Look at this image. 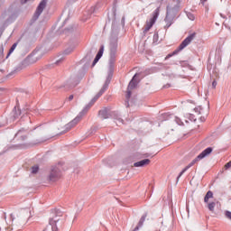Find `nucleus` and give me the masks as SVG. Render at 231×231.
I'll list each match as a JSON object with an SVG mask.
<instances>
[{
  "label": "nucleus",
  "instance_id": "nucleus-25",
  "mask_svg": "<svg viewBox=\"0 0 231 231\" xmlns=\"http://www.w3.org/2000/svg\"><path fill=\"white\" fill-rule=\"evenodd\" d=\"M180 66L182 68H187V66H189V61L188 60L180 61Z\"/></svg>",
  "mask_w": 231,
  "mask_h": 231
},
{
  "label": "nucleus",
  "instance_id": "nucleus-1",
  "mask_svg": "<svg viewBox=\"0 0 231 231\" xmlns=\"http://www.w3.org/2000/svg\"><path fill=\"white\" fill-rule=\"evenodd\" d=\"M111 80L107 79L103 85L102 88L99 90V92L92 98V100L83 108V110L78 115L76 118H74L72 121H70L69 124L65 125V131L61 133V134H64V133H68L71 128L75 127L77 124H79L81 120V118L91 109L95 102L106 93L107 88H109Z\"/></svg>",
  "mask_w": 231,
  "mask_h": 231
},
{
  "label": "nucleus",
  "instance_id": "nucleus-32",
  "mask_svg": "<svg viewBox=\"0 0 231 231\" xmlns=\"http://www.w3.org/2000/svg\"><path fill=\"white\" fill-rule=\"evenodd\" d=\"M11 230H17V228H15V225L14 224H12Z\"/></svg>",
  "mask_w": 231,
  "mask_h": 231
},
{
  "label": "nucleus",
  "instance_id": "nucleus-39",
  "mask_svg": "<svg viewBox=\"0 0 231 231\" xmlns=\"http://www.w3.org/2000/svg\"><path fill=\"white\" fill-rule=\"evenodd\" d=\"M11 219H12V221H14V216L13 215H11Z\"/></svg>",
  "mask_w": 231,
  "mask_h": 231
},
{
  "label": "nucleus",
  "instance_id": "nucleus-23",
  "mask_svg": "<svg viewBox=\"0 0 231 231\" xmlns=\"http://www.w3.org/2000/svg\"><path fill=\"white\" fill-rule=\"evenodd\" d=\"M37 172H39V166H32V174H37Z\"/></svg>",
  "mask_w": 231,
  "mask_h": 231
},
{
  "label": "nucleus",
  "instance_id": "nucleus-21",
  "mask_svg": "<svg viewBox=\"0 0 231 231\" xmlns=\"http://www.w3.org/2000/svg\"><path fill=\"white\" fill-rule=\"evenodd\" d=\"M208 208L210 210V212H214V208H216V202H210L208 205Z\"/></svg>",
  "mask_w": 231,
  "mask_h": 231
},
{
  "label": "nucleus",
  "instance_id": "nucleus-3",
  "mask_svg": "<svg viewBox=\"0 0 231 231\" xmlns=\"http://www.w3.org/2000/svg\"><path fill=\"white\" fill-rule=\"evenodd\" d=\"M210 152H212V147H208L199 155H198L192 162H190L180 172L179 176L177 177V183L180 181V179L181 178V176H183V174H185V172H187V171H189V169H190V167H193L195 163H198V162H199L200 160H203V158L208 156V154H210Z\"/></svg>",
  "mask_w": 231,
  "mask_h": 231
},
{
  "label": "nucleus",
  "instance_id": "nucleus-33",
  "mask_svg": "<svg viewBox=\"0 0 231 231\" xmlns=\"http://www.w3.org/2000/svg\"><path fill=\"white\" fill-rule=\"evenodd\" d=\"M73 98H74V96H73V95H70V96L69 97V102H71V100H73Z\"/></svg>",
  "mask_w": 231,
  "mask_h": 231
},
{
  "label": "nucleus",
  "instance_id": "nucleus-11",
  "mask_svg": "<svg viewBox=\"0 0 231 231\" xmlns=\"http://www.w3.org/2000/svg\"><path fill=\"white\" fill-rule=\"evenodd\" d=\"M98 116L102 118V120H106V118H109L111 116V109L105 107L98 111Z\"/></svg>",
  "mask_w": 231,
  "mask_h": 231
},
{
  "label": "nucleus",
  "instance_id": "nucleus-16",
  "mask_svg": "<svg viewBox=\"0 0 231 231\" xmlns=\"http://www.w3.org/2000/svg\"><path fill=\"white\" fill-rule=\"evenodd\" d=\"M116 62V60L112 59L109 60V74L113 75V71H115V63Z\"/></svg>",
  "mask_w": 231,
  "mask_h": 231
},
{
  "label": "nucleus",
  "instance_id": "nucleus-13",
  "mask_svg": "<svg viewBox=\"0 0 231 231\" xmlns=\"http://www.w3.org/2000/svg\"><path fill=\"white\" fill-rule=\"evenodd\" d=\"M151 163V160L149 159H143L142 161H139L137 162L134 163V167H145Z\"/></svg>",
  "mask_w": 231,
  "mask_h": 231
},
{
  "label": "nucleus",
  "instance_id": "nucleus-35",
  "mask_svg": "<svg viewBox=\"0 0 231 231\" xmlns=\"http://www.w3.org/2000/svg\"><path fill=\"white\" fill-rule=\"evenodd\" d=\"M200 3H202V5H205V3H207V0H200Z\"/></svg>",
  "mask_w": 231,
  "mask_h": 231
},
{
  "label": "nucleus",
  "instance_id": "nucleus-30",
  "mask_svg": "<svg viewBox=\"0 0 231 231\" xmlns=\"http://www.w3.org/2000/svg\"><path fill=\"white\" fill-rule=\"evenodd\" d=\"M171 88V84H169V83L163 86V88H164V89H167V88Z\"/></svg>",
  "mask_w": 231,
  "mask_h": 231
},
{
  "label": "nucleus",
  "instance_id": "nucleus-36",
  "mask_svg": "<svg viewBox=\"0 0 231 231\" xmlns=\"http://www.w3.org/2000/svg\"><path fill=\"white\" fill-rule=\"evenodd\" d=\"M144 158H149V153L143 154Z\"/></svg>",
  "mask_w": 231,
  "mask_h": 231
},
{
  "label": "nucleus",
  "instance_id": "nucleus-7",
  "mask_svg": "<svg viewBox=\"0 0 231 231\" xmlns=\"http://www.w3.org/2000/svg\"><path fill=\"white\" fill-rule=\"evenodd\" d=\"M62 176V171H60V168L58 166H53L51 170L50 175H49V181H59Z\"/></svg>",
  "mask_w": 231,
  "mask_h": 231
},
{
  "label": "nucleus",
  "instance_id": "nucleus-26",
  "mask_svg": "<svg viewBox=\"0 0 231 231\" xmlns=\"http://www.w3.org/2000/svg\"><path fill=\"white\" fill-rule=\"evenodd\" d=\"M224 169L225 171H228V169H231V161L225 164Z\"/></svg>",
  "mask_w": 231,
  "mask_h": 231
},
{
  "label": "nucleus",
  "instance_id": "nucleus-38",
  "mask_svg": "<svg viewBox=\"0 0 231 231\" xmlns=\"http://www.w3.org/2000/svg\"><path fill=\"white\" fill-rule=\"evenodd\" d=\"M164 116H171V115H169V114H164Z\"/></svg>",
  "mask_w": 231,
  "mask_h": 231
},
{
  "label": "nucleus",
  "instance_id": "nucleus-24",
  "mask_svg": "<svg viewBox=\"0 0 231 231\" xmlns=\"http://www.w3.org/2000/svg\"><path fill=\"white\" fill-rule=\"evenodd\" d=\"M71 51H73V49L71 50H66L62 52V57H66L67 55H69V53H71Z\"/></svg>",
  "mask_w": 231,
  "mask_h": 231
},
{
  "label": "nucleus",
  "instance_id": "nucleus-12",
  "mask_svg": "<svg viewBox=\"0 0 231 231\" xmlns=\"http://www.w3.org/2000/svg\"><path fill=\"white\" fill-rule=\"evenodd\" d=\"M46 0H42L40 4H39V5H38V7H37V9H36V12H35V14H34V15H35V17L36 18H38L39 17V15H41L42 14V12L44 11V9L46 8Z\"/></svg>",
  "mask_w": 231,
  "mask_h": 231
},
{
  "label": "nucleus",
  "instance_id": "nucleus-10",
  "mask_svg": "<svg viewBox=\"0 0 231 231\" xmlns=\"http://www.w3.org/2000/svg\"><path fill=\"white\" fill-rule=\"evenodd\" d=\"M82 77H84V72L81 73L80 78H70L68 81L65 83V88H68V84L69 85V88H76L79 85V82H80Z\"/></svg>",
  "mask_w": 231,
  "mask_h": 231
},
{
  "label": "nucleus",
  "instance_id": "nucleus-15",
  "mask_svg": "<svg viewBox=\"0 0 231 231\" xmlns=\"http://www.w3.org/2000/svg\"><path fill=\"white\" fill-rule=\"evenodd\" d=\"M62 62H63V60H62V59L57 60L56 61L48 64V65H47V68H48L49 69H51V68H55V67H57V66H60V64H62Z\"/></svg>",
  "mask_w": 231,
  "mask_h": 231
},
{
  "label": "nucleus",
  "instance_id": "nucleus-14",
  "mask_svg": "<svg viewBox=\"0 0 231 231\" xmlns=\"http://www.w3.org/2000/svg\"><path fill=\"white\" fill-rule=\"evenodd\" d=\"M147 217V213H145L139 220L138 225L134 227L133 231H138L142 226H143V223H145V218Z\"/></svg>",
  "mask_w": 231,
  "mask_h": 231
},
{
  "label": "nucleus",
  "instance_id": "nucleus-5",
  "mask_svg": "<svg viewBox=\"0 0 231 231\" xmlns=\"http://www.w3.org/2000/svg\"><path fill=\"white\" fill-rule=\"evenodd\" d=\"M37 62V60L33 59H24L21 61V64L14 69L11 73L7 75V77H12V75H14V73H19L21 69H24V68H28V66H32V64H35Z\"/></svg>",
  "mask_w": 231,
  "mask_h": 231
},
{
  "label": "nucleus",
  "instance_id": "nucleus-8",
  "mask_svg": "<svg viewBox=\"0 0 231 231\" xmlns=\"http://www.w3.org/2000/svg\"><path fill=\"white\" fill-rule=\"evenodd\" d=\"M14 138H16L18 142H26V140H28V132L24 129H20L15 134Z\"/></svg>",
  "mask_w": 231,
  "mask_h": 231
},
{
  "label": "nucleus",
  "instance_id": "nucleus-28",
  "mask_svg": "<svg viewBox=\"0 0 231 231\" xmlns=\"http://www.w3.org/2000/svg\"><path fill=\"white\" fill-rule=\"evenodd\" d=\"M188 17H189V19L190 21H194V19H196V17H195L194 14H189L188 15Z\"/></svg>",
  "mask_w": 231,
  "mask_h": 231
},
{
  "label": "nucleus",
  "instance_id": "nucleus-40",
  "mask_svg": "<svg viewBox=\"0 0 231 231\" xmlns=\"http://www.w3.org/2000/svg\"><path fill=\"white\" fill-rule=\"evenodd\" d=\"M179 119H177V124H179V125H180V121H178Z\"/></svg>",
  "mask_w": 231,
  "mask_h": 231
},
{
  "label": "nucleus",
  "instance_id": "nucleus-6",
  "mask_svg": "<svg viewBox=\"0 0 231 231\" xmlns=\"http://www.w3.org/2000/svg\"><path fill=\"white\" fill-rule=\"evenodd\" d=\"M140 75H142V72L134 74V76L133 77V79L128 84L127 91H126V101H125L126 107H129V98H131V95H132L131 90L134 89V88L138 86V83L135 82V79L136 77H140Z\"/></svg>",
  "mask_w": 231,
  "mask_h": 231
},
{
  "label": "nucleus",
  "instance_id": "nucleus-31",
  "mask_svg": "<svg viewBox=\"0 0 231 231\" xmlns=\"http://www.w3.org/2000/svg\"><path fill=\"white\" fill-rule=\"evenodd\" d=\"M212 86H213V88H216V86H217V82L216 80H214V81L212 82Z\"/></svg>",
  "mask_w": 231,
  "mask_h": 231
},
{
  "label": "nucleus",
  "instance_id": "nucleus-17",
  "mask_svg": "<svg viewBox=\"0 0 231 231\" xmlns=\"http://www.w3.org/2000/svg\"><path fill=\"white\" fill-rule=\"evenodd\" d=\"M209 198H214V193L211 190H208L204 197V203H208Z\"/></svg>",
  "mask_w": 231,
  "mask_h": 231
},
{
  "label": "nucleus",
  "instance_id": "nucleus-20",
  "mask_svg": "<svg viewBox=\"0 0 231 231\" xmlns=\"http://www.w3.org/2000/svg\"><path fill=\"white\" fill-rule=\"evenodd\" d=\"M102 55H104V47H101L97 53L95 59H102Z\"/></svg>",
  "mask_w": 231,
  "mask_h": 231
},
{
  "label": "nucleus",
  "instance_id": "nucleus-9",
  "mask_svg": "<svg viewBox=\"0 0 231 231\" xmlns=\"http://www.w3.org/2000/svg\"><path fill=\"white\" fill-rule=\"evenodd\" d=\"M156 19H158V14H154L153 16L146 22L143 33H147V32H149V30H151L152 26H154V23H156Z\"/></svg>",
  "mask_w": 231,
  "mask_h": 231
},
{
  "label": "nucleus",
  "instance_id": "nucleus-34",
  "mask_svg": "<svg viewBox=\"0 0 231 231\" xmlns=\"http://www.w3.org/2000/svg\"><path fill=\"white\" fill-rule=\"evenodd\" d=\"M195 111H196V113H199V115L201 114V112H199V108H195Z\"/></svg>",
  "mask_w": 231,
  "mask_h": 231
},
{
  "label": "nucleus",
  "instance_id": "nucleus-4",
  "mask_svg": "<svg viewBox=\"0 0 231 231\" xmlns=\"http://www.w3.org/2000/svg\"><path fill=\"white\" fill-rule=\"evenodd\" d=\"M194 39H196V32L189 34L172 53H169L166 56V59H171V57H174V55H178V53H180L181 50H184V48H187Z\"/></svg>",
  "mask_w": 231,
  "mask_h": 231
},
{
  "label": "nucleus",
  "instance_id": "nucleus-37",
  "mask_svg": "<svg viewBox=\"0 0 231 231\" xmlns=\"http://www.w3.org/2000/svg\"><path fill=\"white\" fill-rule=\"evenodd\" d=\"M201 122H205V117H200Z\"/></svg>",
  "mask_w": 231,
  "mask_h": 231
},
{
  "label": "nucleus",
  "instance_id": "nucleus-29",
  "mask_svg": "<svg viewBox=\"0 0 231 231\" xmlns=\"http://www.w3.org/2000/svg\"><path fill=\"white\" fill-rule=\"evenodd\" d=\"M98 60H100V59H94V61L92 63V68H94V66L97 65V63L98 62Z\"/></svg>",
  "mask_w": 231,
  "mask_h": 231
},
{
  "label": "nucleus",
  "instance_id": "nucleus-22",
  "mask_svg": "<svg viewBox=\"0 0 231 231\" xmlns=\"http://www.w3.org/2000/svg\"><path fill=\"white\" fill-rule=\"evenodd\" d=\"M19 116H21V110H20V109H17L16 107H14V118H19Z\"/></svg>",
  "mask_w": 231,
  "mask_h": 231
},
{
  "label": "nucleus",
  "instance_id": "nucleus-2",
  "mask_svg": "<svg viewBox=\"0 0 231 231\" xmlns=\"http://www.w3.org/2000/svg\"><path fill=\"white\" fill-rule=\"evenodd\" d=\"M53 212L54 216L49 220L50 226H47L42 231H59V226H62L64 225L66 218H61L62 211L60 209H54Z\"/></svg>",
  "mask_w": 231,
  "mask_h": 231
},
{
  "label": "nucleus",
  "instance_id": "nucleus-41",
  "mask_svg": "<svg viewBox=\"0 0 231 231\" xmlns=\"http://www.w3.org/2000/svg\"><path fill=\"white\" fill-rule=\"evenodd\" d=\"M28 2V0H25V3Z\"/></svg>",
  "mask_w": 231,
  "mask_h": 231
},
{
  "label": "nucleus",
  "instance_id": "nucleus-27",
  "mask_svg": "<svg viewBox=\"0 0 231 231\" xmlns=\"http://www.w3.org/2000/svg\"><path fill=\"white\" fill-rule=\"evenodd\" d=\"M116 125H118L119 124H124V119L122 118H117L116 121Z\"/></svg>",
  "mask_w": 231,
  "mask_h": 231
},
{
  "label": "nucleus",
  "instance_id": "nucleus-19",
  "mask_svg": "<svg viewBox=\"0 0 231 231\" xmlns=\"http://www.w3.org/2000/svg\"><path fill=\"white\" fill-rule=\"evenodd\" d=\"M43 53V51L42 49H35L33 51H32V55H36V57H41Z\"/></svg>",
  "mask_w": 231,
  "mask_h": 231
},
{
  "label": "nucleus",
  "instance_id": "nucleus-18",
  "mask_svg": "<svg viewBox=\"0 0 231 231\" xmlns=\"http://www.w3.org/2000/svg\"><path fill=\"white\" fill-rule=\"evenodd\" d=\"M15 48H17V43H14L12 45L11 49L9 50V52L7 53L6 59H8L10 55H12V53H14V51H15Z\"/></svg>",
  "mask_w": 231,
  "mask_h": 231
}]
</instances>
